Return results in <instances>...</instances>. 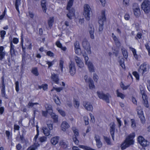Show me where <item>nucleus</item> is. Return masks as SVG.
<instances>
[{"mask_svg":"<svg viewBox=\"0 0 150 150\" xmlns=\"http://www.w3.org/2000/svg\"><path fill=\"white\" fill-rule=\"evenodd\" d=\"M134 136V133H133L130 134L126 138L123 142L121 145V147L122 150L125 149L130 145L134 144V141L133 139Z\"/></svg>","mask_w":150,"mask_h":150,"instance_id":"f257e3e1","label":"nucleus"},{"mask_svg":"<svg viewBox=\"0 0 150 150\" xmlns=\"http://www.w3.org/2000/svg\"><path fill=\"white\" fill-rule=\"evenodd\" d=\"M73 1L74 0H69L66 8L67 10H68L69 12V13L67 14V16L70 19H72L75 12L74 9L72 8H71L73 5Z\"/></svg>","mask_w":150,"mask_h":150,"instance_id":"f03ea898","label":"nucleus"},{"mask_svg":"<svg viewBox=\"0 0 150 150\" xmlns=\"http://www.w3.org/2000/svg\"><path fill=\"white\" fill-rule=\"evenodd\" d=\"M97 94L100 98L105 100L107 103H110L109 98H111V96L108 93L105 94L102 92H97Z\"/></svg>","mask_w":150,"mask_h":150,"instance_id":"7ed1b4c3","label":"nucleus"},{"mask_svg":"<svg viewBox=\"0 0 150 150\" xmlns=\"http://www.w3.org/2000/svg\"><path fill=\"white\" fill-rule=\"evenodd\" d=\"M142 9L146 13H148L150 10V2L148 0H145L141 5Z\"/></svg>","mask_w":150,"mask_h":150,"instance_id":"20e7f679","label":"nucleus"},{"mask_svg":"<svg viewBox=\"0 0 150 150\" xmlns=\"http://www.w3.org/2000/svg\"><path fill=\"white\" fill-rule=\"evenodd\" d=\"M83 15L86 20H89L90 19V13L91 12V8L88 4H85L84 6Z\"/></svg>","mask_w":150,"mask_h":150,"instance_id":"39448f33","label":"nucleus"},{"mask_svg":"<svg viewBox=\"0 0 150 150\" xmlns=\"http://www.w3.org/2000/svg\"><path fill=\"white\" fill-rule=\"evenodd\" d=\"M149 69V65L145 63L142 64L139 69L138 71L142 75L145 73L147 72Z\"/></svg>","mask_w":150,"mask_h":150,"instance_id":"423d86ee","label":"nucleus"},{"mask_svg":"<svg viewBox=\"0 0 150 150\" xmlns=\"http://www.w3.org/2000/svg\"><path fill=\"white\" fill-rule=\"evenodd\" d=\"M82 45L83 48L86 50L88 53H91L90 45L86 39H84L83 40L82 42Z\"/></svg>","mask_w":150,"mask_h":150,"instance_id":"0eeeda50","label":"nucleus"},{"mask_svg":"<svg viewBox=\"0 0 150 150\" xmlns=\"http://www.w3.org/2000/svg\"><path fill=\"white\" fill-rule=\"evenodd\" d=\"M138 142L143 146H146L149 145V142L141 136L139 137L138 138Z\"/></svg>","mask_w":150,"mask_h":150,"instance_id":"6e6552de","label":"nucleus"},{"mask_svg":"<svg viewBox=\"0 0 150 150\" xmlns=\"http://www.w3.org/2000/svg\"><path fill=\"white\" fill-rule=\"evenodd\" d=\"M72 130L74 134V135L73 137V141L76 144H78L79 141L76 137L78 136L79 135L78 130L76 129L75 128H73Z\"/></svg>","mask_w":150,"mask_h":150,"instance_id":"1a4fd4ad","label":"nucleus"},{"mask_svg":"<svg viewBox=\"0 0 150 150\" xmlns=\"http://www.w3.org/2000/svg\"><path fill=\"white\" fill-rule=\"evenodd\" d=\"M69 68L71 74L72 75H74L76 71L74 63L72 62H71L69 66Z\"/></svg>","mask_w":150,"mask_h":150,"instance_id":"9d476101","label":"nucleus"},{"mask_svg":"<svg viewBox=\"0 0 150 150\" xmlns=\"http://www.w3.org/2000/svg\"><path fill=\"white\" fill-rule=\"evenodd\" d=\"M83 105L85 109L87 110L92 111L93 108L92 105L90 103L84 101L83 103Z\"/></svg>","mask_w":150,"mask_h":150,"instance_id":"9b49d317","label":"nucleus"},{"mask_svg":"<svg viewBox=\"0 0 150 150\" xmlns=\"http://www.w3.org/2000/svg\"><path fill=\"white\" fill-rule=\"evenodd\" d=\"M94 139L96 141V145L98 148H100L102 146V143L100 141V137L97 134H95L94 137Z\"/></svg>","mask_w":150,"mask_h":150,"instance_id":"f8f14e48","label":"nucleus"},{"mask_svg":"<svg viewBox=\"0 0 150 150\" xmlns=\"http://www.w3.org/2000/svg\"><path fill=\"white\" fill-rule=\"evenodd\" d=\"M74 59L79 67L81 68L83 67L84 64L81 59L77 56L74 57Z\"/></svg>","mask_w":150,"mask_h":150,"instance_id":"ddd939ff","label":"nucleus"},{"mask_svg":"<svg viewBox=\"0 0 150 150\" xmlns=\"http://www.w3.org/2000/svg\"><path fill=\"white\" fill-rule=\"evenodd\" d=\"M99 19L98 23L99 25H103L104 22L106 20V17L104 11L102 12L101 16L99 18Z\"/></svg>","mask_w":150,"mask_h":150,"instance_id":"4468645a","label":"nucleus"},{"mask_svg":"<svg viewBox=\"0 0 150 150\" xmlns=\"http://www.w3.org/2000/svg\"><path fill=\"white\" fill-rule=\"evenodd\" d=\"M11 55V57L16 55L15 46L11 42L10 43V50Z\"/></svg>","mask_w":150,"mask_h":150,"instance_id":"2eb2a0df","label":"nucleus"},{"mask_svg":"<svg viewBox=\"0 0 150 150\" xmlns=\"http://www.w3.org/2000/svg\"><path fill=\"white\" fill-rule=\"evenodd\" d=\"M86 64L88 66L90 72H93L94 71V67L91 62L88 61V62H86Z\"/></svg>","mask_w":150,"mask_h":150,"instance_id":"dca6fc26","label":"nucleus"},{"mask_svg":"<svg viewBox=\"0 0 150 150\" xmlns=\"http://www.w3.org/2000/svg\"><path fill=\"white\" fill-rule=\"evenodd\" d=\"M51 79L57 84L59 83V79L57 75L54 74H52L51 76Z\"/></svg>","mask_w":150,"mask_h":150,"instance_id":"f3484780","label":"nucleus"},{"mask_svg":"<svg viewBox=\"0 0 150 150\" xmlns=\"http://www.w3.org/2000/svg\"><path fill=\"white\" fill-rule=\"evenodd\" d=\"M88 30L91 38L92 39H94V28L93 27L90 26L88 28Z\"/></svg>","mask_w":150,"mask_h":150,"instance_id":"a211bd4d","label":"nucleus"},{"mask_svg":"<svg viewBox=\"0 0 150 150\" xmlns=\"http://www.w3.org/2000/svg\"><path fill=\"white\" fill-rule=\"evenodd\" d=\"M69 127V125L68 123L65 121L63 122L61 125L62 129L63 131H65L66 129Z\"/></svg>","mask_w":150,"mask_h":150,"instance_id":"6ab92c4d","label":"nucleus"},{"mask_svg":"<svg viewBox=\"0 0 150 150\" xmlns=\"http://www.w3.org/2000/svg\"><path fill=\"white\" fill-rule=\"evenodd\" d=\"M143 101V104L144 106L146 108H148L149 107V104L147 99V97L146 96H144L142 97Z\"/></svg>","mask_w":150,"mask_h":150,"instance_id":"aec40b11","label":"nucleus"},{"mask_svg":"<svg viewBox=\"0 0 150 150\" xmlns=\"http://www.w3.org/2000/svg\"><path fill=\"white\" fill-rule=\"evenodd\" d=\"M22 47L23 50V54L22 55V62L24 63L25 62V56L26 55L25 49H26L25 47H24L23 44L22 45Z\"/></svg>","mask_w":150,"mask_h":150,"instance_id":"412c9836","label":"nucleus"},{"mask_svg":"<svg viewBox=\"0 0 150 150\" xmlns=\"http://www.w3.org/2000/svg\"><path fill=\"white\" fill-rule=\"evenodd\" d=\"M46 2L45 0H42L41 1V5L44 12L45 13L47 9Z\"/></svg>","mask_w":150,"mask_h":150,"instance_id":"4be33fe9","label":"nucleus"},{"mask_svg":"<svg viewBox=\"0 0 150 150\" xmlns=\"http://www.w3.org/2000/svg\"><path fill=\"white\" fill-rule=\"evenodd\" d=\"M39 146L38 143H35L34 144L29 147L27 150H35Z\"/></svg>","mask_w":150,"mask_h":150,"instance_id":"5701e85b","label":"nucleus"},{"mask_svg":"<svg viewBox=\"0 0 150 150\" xmlns=\"http://www.w3.org/2000/svg\"><path fill=\"white\" fill-rule=\"evenodd\" d=\"M59 138V137H53L51 139V143L54 145H56L58 143Z\"/></svg>","mask_w":150,"mask_h":150,"instance_id":"b1692460","label":"nucleus"},{"mask_svg":"<svg viewBox=\"0 0 150 150\" xmlns=\"http://www.w3.org/2000/svg\"><path fill=\"white\" fill-rule=\"evenodd\" d=\"M42 132L46 136H48L50 134V130L46 127H43L42 128Z\"/></svg>","mask_w":150,"mask_h":150,"instance_id":"393cba45","label":"nucleus"},{"mask_svg":"<svg viewBox=\"0 0 150 150\" xmlns=\"http://www.w3.org/2000/svg\"><path fill=\"white\" fill-rule=\"evenodd\" d=\"M45 107L46 108L47 111L49 114L52 112L53 110L52 109V106L50 105L46 104L45 105Z\"/></svg>","mask_w":150,"mask_h":150,"instance_id":"a878e982","label":"nucleus"},{"mask_svg":"<svg viewBox=\"0 0 150 150\" xmlns=\"http://www.w3.org/2000/svg\"><path fill=\"white\" fill-rule=\"evenodd\" d=\"M21 4V0H16L15 3L16 8L19 13L20 11L18 8V6L20 5Z\"/></svg>","mask_w":150,"mask_h":150,"instance_id":"bb28decb","label":"nucleus"},{"mask_svg":"<svg viewBox=\"0 0 150 150\" xmlns=\"http://www.w3.org/2000/svg\"><path fill=\"white\" fill-rule=\"evenodd\" d=\"M50 114L51 117L54 120V122H57L58 121V116L55 115L54 113H53L52 112Z\"/></svg>","mask_w":150,"mask_h":150,"instance_id":"cd10ccee","label":"nucleus"},{"mask_svg":"<svg viewBox=\"0 0 150 150\" xmlns=\"http://www.w3.org/2000/svg\"><path fill=\"white\" fill-rule=\"evenodd\" d=\"M54 18L50 17L48 21V25L50 28L52 26V23L54 22Z\"/></svg>","mask_w":150,"mask_h":150,"instance_id":"c85d7f7f","label":"nucleus"},{"mask_svg":"<svg viewBox=\"0 0 150 150\" xmlns=\"http://www.w3.org/2000/svg\"><path fill=\"white\" fill-rule=\"evenodd\" d=\"M116 93L117 97H120L122 99H123L125 97V96L124 94L119 92V90H117Z\"/></svg>","mask_w":150,"mask_h":150,"instance_id":"c756f323","label":"nucleus"},{"mask_svg":"<svg viewBox=\"0 0 150 150\" xmlns=\"http://www.w3.org/2000/svg\"><path fill=\"white\" fill-rule=\"evenodd\" d=\"M104 139L108 145H110L111 144V143L110 141V138L106 137L105 136H103Z\"/></svg>","mask_w":150,"mask_h":150,"instance_id":"7c9ffc66","label":"nucleus"},{"mask_svg":"<svg viewBox=\"0 0 150 150\" xmlns=\"http://www.w3.org/2000/svg\"><path fill=\"white\" fill-rule=\"evenodd\" d=\"M133 11L134 13L135 16L136 17L139 16L140 14V11L139 8L135 10H133Z\"/></svg>","mask_w":150,"mask_h":150,"instance_id":"2f4dec72","label":"nucleus"},{"mask_svg":"<svg viewBox=\"0 0 150 150\" xmlns=\"http://www.w3.org/2000/svg\"><path fill=\"white\" fill-rule=\"evenodd\" d=\"M90 81L88 83H89V88L90 89H92L94 88L95 87V86L94 84L93 81L91 79H90Z\"/></svg>","mask_w":150,"mask_h":150,"instance_id":"473e14b6","label":"nucleus"},{"mask_svg":"<svg viewBox=\"0 0 150 150\" xmlns=\"http://www.w3.org/2000/svg\"><path fill=\"white\" fill-rule=\"evenodd\" d=\"M25 46L27 49L31 50L32 49V43L30 41H27Z\"/></svg>","mask_w":150,"mask_h":150,"instance_id":"72a5a7b5","label":"nucleus"},{"mask_svg":"<svg viewBox=\"0 0 150 150\" xmlns=\"http://www.w3.org/2000/svg\"><path fill=\"white\" fill-rule=\"evenodd\" d=\"M131 49V50L134 56V58L137 59H138L137 55L136 54V51L135 49L132 48H130Z\"/></svg>","mask_w":150,"mask_h":150,"instance_id":"f704fd0d","label":"nucleus"},{"mask_svg":"<svg viewBox=\"0 0 150 150\" xmlns=\"http://www.w3.org/2000/svg\"><path fill=\"white\" fill-rule=\"evenodd\" d=\"M115 125L113 122H111L110 124V130L115 131Z\"/></svg>","mask_w":150,"mask_h":150,"instance_id":"c9c22d12","label":"nucleus"},{"mask_svg":"<svg viewBox=\"0 0 150 150\" xmlns=\"http://www.w3.org/2000/svg\"><path fill=\"white\" fill-rule=\"evenodd\" d=\"M140 90V93L142 95V97L144 96H146V95L144 93V88L143 86H139Z\"/></svg>","mask_w":150,"mask_h":150,"instance_id":"e433bc0d","label":"nucleus"},{"mask_svg":"<svg viewBox=\"0 0 150 150\" xmlns=\"http://www.w3.org/2000/svg\"><path fill=\"white\" fill-rule=\"evenodd\" d=\"M122 51L124 57L127 59V51L124 49H122Z\"/></svg>","mask_w":150,"mask_h":150,"instance_id":"4c0bfd02","label":"nucleus"},{"mask_svg":"<svg viewBox=\"0 0 150 150\" xmlns=\"http://www.w3.org/2000/svg\"><path fill=\"white\" fill-rule=\"evenodd\" d=\"M79 147L81 148L84 149L85 150H93L91 148L84 145H79Z\"/></svg>","mask_w":150,"mask_h":150,"instance_id":"58836bf2","label":"nucleus"},{"mask_svg":"<svg viewBox=\"0 0 150 150\" xmlns=\"http://www.w3.org/2000/svg\"><path fill=\"white\" fill-rule=\"evenodd\" d=\"M59 144L61 147L64 148H66L67 147V145L62 140L61 141Z\"/></svg>","mask_w":150,"mask_h":150,"instance_id":"ea45409f","label":"nucleus"},{"mask_svg":"<svg viewBox=\"0 0 150 150\" xmlns=\"http://www.w3.org/2000/svg\"><path fill=\"white\" fill-rule=\"evenodd\" d=\"M129 86V85H127L126 86H125L122 82H121L120 84V87L123 90L127 89Z\"/></svg>","mask_w":150,"mask_h":150,"instance_id":"a19ab883","label":"nucleus"},{"mask_svg":"<svg viewBox=\"0 0 150 150\" xmlns=\"http://www.w3.org/2000/svg\"><path fill=\"white\" fill-rule=\"evenodd\" d=\"M32 72L36 76H37L38 75L37 69L36 68H35L33 69H32Z\"/></svg>","mask_w":150,"mask_h":150,"instance_id":"79ce46f5","label":"nucleus"},{"mask_svg":"<svg viewBox=\"0 0 150 150\" xmlns=\"http://www.w3.org/2000/svg\"><path fill=\"white\" fill-rule=\"evenodd\" d=\"M137 110L139 116L143 115V112L140 108H138Z\"/></svg>","mask_w":150,"mask_h":150,"instance_id":"37998d69","label":"nucleus"},{"mask_svg":"<svg viewBox=\"0 0 150 150\" xmlns=\"http://www.w3.org/2000/svg\"><path fill=\"white\" fill-rule=\"evenodd\" d=\"M139 8V7L138 4L136 3H134L132 5V9L133 10H135Z\"/></svg>","mask_w":150,"mask_h":150,"instance_id":"c03bdc74","label":"nucleus"},{"mask_svg":"<svg viewBox=\"0 0 150 150\" xmlns=\"http://www.w3.org/2000/svg\"><path fill=\"white\" fill-rule=\"evenodd\" d=\"M57 110H58V111L59 113L60 114V115L64 117L65 115V112L62 110L60 109L59 108H58L57 109Z\"/></svg>","mask_w":150,"mask_h":150,"instance_id":"a18cd8bd","label":"nucleus"},{"mask_svg":"<svg viewBox=\"0 0 150 150\" xmlns=\"http://www.w3.org/2000/svg\"><path fill=\"white\" fill-rule=\"evenodd\" d=\"M47 138L45 136L41 137L39 138L40 141L41 142H44L46 141Z\"/></svg>","mask_w":150,"mask_h":150,"instance_id":"49530a36","label":"nucleus"},{"mask_svg":"<svg viewBox=\"0 0 150 150\" xmlns=\"http://www.w3.org/2000/svg\"><path fill=\"white\" fill-rule=\"evenodd\" d=\"M45 62L46 64H47L48 65V68H49L50 67H51L54 64V61H52V62H50L49 61H45Z\"/></svg>","mask_w":150,"mask_h":150,"instance_id":"de8ad7c7","label":"nucleus"},{"mask_svg":"<svg viewBox=\"0 0 150 150\" xmlns=\"http://www.w3.org/2000/svg\"><path fill=\"white\" fill-rule=\"evenodd\" d=\"M139 117L142 123L143 124L145 122V120L144 115L139 116Z\"/></svg>","mask_w":150,"mask_h":150,"instance_id":"09e8293b","label":"nucleus"},{"mask_svg":"<svg viewBox=\"0 0 150 150\" xmlns=\"http://www.w3.org/2000/svg\"><path fill=\"white\" fill-rule=\"evenodd\" d=\"M83 119L85 121V125H87L88 124V118L87 116H84L83 117Z\"/></svg>","mask_w":150,"mask_h":150,"instance_id":"8fccbe9b","label":"nucleus"},{"mask_svg":"<svg viewBox=\"0 0 150 150\" xmlns=\"http://www.w3.org/2000/svg\"><path fill=\"white\" fill-rule=\"evenodd\" d=\"M133 74L134 76L136 77L137 80H139V75L137 72L136 71H134L133 72Z\"/></svg>","mask_w":150,"mask_h":150,"instance_id":"3c124183","label":"nucleus"},{"mask_svg":"<svg viewBox=\"0 0 150 150\" xmlns=\"http://www.w3.org/2000/svg\"><path fill=\"white\" fill-rule=\"evenodd\" d=\"M75 53L78 54H79L81 52V49L80 48L75 49Z\"/></svg>","mask_w":150,"mask_h":150,"instance_id":"603ef678","label":"nucleus"},{"mask_svg":"<svg viewBox=\"0 0 150 150\" xmlns=\"http://www.w3.org/2000/svg\"><path fill=\"white\" fill-rule=\"evenodd\" d=\"M74 46L75 49L80 48L79 42L76 41L74 44Z\"/></svg>","mask_w":150,"mask_h":150,"instance_id":"864d4df0","label":"nucleus"},{"mask_svg":"<svg viewBox=\"0 0 150 150\" xmlns=\"http://www.w3.org/2000/svg\"><path fill=\"white\" fill-rule=\"evenodd\" d=\"M16 90L17 92H18L19 90V82L18 81H16L15 83Z\"/></svg>","mask_w":150,"mask_h":150,"instance_id":"5fc2aeb1","label":"nucleus"},{"mask_svg":"<svg viewBox=\"0 0 150 150\" xmlns=\"http://www.w3.org/2000/svg\"><path fill=\"white\" fill-rule=\"evenodd\" d=\"M83 57L84 58V59L85 61V64H86V62H88V57L87 56V55L86 54H84L83 55Z\"/></svg>","mask_w":150,"mask_h":150,"instance_id":"6e6d98bb","label":"nucleus"},{"mask_svg":"<svg viewBox=\"0 0 150 150\" xmlns=\"http://www.w3.org/2000/svg\"><path fill=\"white\" fill-rule=\"evenodd\" d=\"M115 131L110 130V133L112 139L114 140V133Z\"/></svg>","mask_w":150,"mask_h":150,"instance_id":"4d7b16f0","label":"nucleus"},{"mask_svg":"<svg viewBox=\"0 0 150 150\" xmlns=\"http://www.w3.org/2000/svg\"><path fill=\"white\" fill-rule=\"evenodd\" d=\"M130 120L132 123L131 126L133 128L135 127L136 124L134 120L133 119H131Z\"/></svg>","mask_w":150,"mask_h":150,"instance_id":"13d9d810","label":"nucleus"},{"mask_svg":"<svg viewBox=\"0 0 150 150\" xmlns=\"http://www.w3.org/2000/svg\"><path fill=\"white\" fill-rule=\"evenodd\" d=\"M93 79L94 81L96 82H97L98 78V76L96 74H94L93 75Z\"/></svg>","mask_w":150,"mask_h":150,"instance_id":"bf43d9fd","label":"nucleus"},{"mask_svg":"<svg viewBox=\"0 0 150 150\" xmlns=\"http://www.w3.org/2000/svg\"><path fill=\"white\" fill-rule=\"evenodd\" d=\"M84 79L85 80V81L86 82L88 83L90 81V80L91 79V78H89L88 79V76L87 75H86L84 76Z\"/></svg>","mask_w":150,"mask_h":150,"instance_id":"052dcab7","label":"nucleus"},{"mask_svg":"<svg viewBox=\"0 0 150 150\" xmlns=\"http://www.w3.org/2000/svg\"><path fill=\"white\" fill-rule=\"evenodd\" d=\"M63 63H64L63 61L62 60H60V63H59V67H60L62 71V68H63Z\"/></svg>","mask_w":150,"mask_h":150,"instance_id":"680f3d73","label":"nucleus"},{"mask_svg":"<svg viewBox=\"0 0 150 150\" xmlns=\"http://www.w3.org/2000/svg\"><path fill=\"white\" fill-rule=\"evenodd\" d=\"M6 53L5 52H2L0 53V60H1L4 58Z\"/></svg>","mask_w":150,"mask_h":150,"instance_id":"e2e57ef3","label":"nucleus"},{"mask_svg":"<svg viewBox=\"0 0 150 150\" xmlns=\"http://www.w3.org/2000/svg\"><path fill=\"white\" fill-rule=\"evenodd\" d=\"M38 103H33L31 102H29L28 105L30 107H33L35 105H38Z\"/></svg>","mask_w":150,"mask_h":150,"instance_id":"0e129e2a","label":"nucleus"},{"mask_svg":"<svg viewBox=\"0 0 150 150\" xmlns=\"http://www.w3.org/2000/svg\"><path fill=\"white\" fill-rule=\"evenodd\" d=\"M6 34V32L4 30H2L0 32L1 37L3 38Z\"/></svg>","mask_w":150,"mask_h":150,"instance_id":"69168bd1","label":"nucleus"},{"mask_svg":"<svg viewBox=\"0 0 150 150\" xmlns=\"http://www.w3.org/2000/svg\"><path fill=\"white\" fill-rule=\"evenodd\" d=\"M56 45L59 47L60 48L62 46V44L60 43V42L59 41H57L56 43Z\"/></svg>","mask_w":150,"mask_h":150,"instance_id":"338daca9","label":"nucleus"},{"mask_svg":"<svg viewBox=\"0 0 150 150\" xmlns=\"http://www.w3.org/2000/svg\"><path fill=\"white\" fill-rule=\"evenodd\" d=\"M74 104L75 107L76 108H78L79 105V102L76 100H74Z\"/></svg>","mask_w":150,"mask_h":150,"instance_id":"774afa93","label":"nucleus"}]
</instances>
